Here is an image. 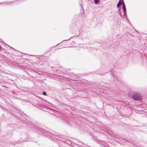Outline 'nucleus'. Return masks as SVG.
I'll return each instance as SVG.
<instances>
[{
  "label": "nucleus",
  "instance_id": "nucleus-2",
  "mask_svg": "<svg viewBox=\"0 0 147 147\" xmlns=\"http://www.w3.org/2000/svg\"><path fill=\"white\" fill-rule=\"evenodd\" d=\"M122 6L123 8V10L124 12V14L126 15V11L125 6L124 3H123L122 4Z\"/></svg>",
  "mask_w": 147,
  "mask_h": 147
},
{
  "label": "nucleus",
  "instance_id": "nucleus-1",
  "mask_svg": "<svg viewBox=\"0 0 147 147\" xmlns=\"http://www.w3.org/2000/svg\"><path fill=\"white\" fill-rule=\"evenodd\" d=\"M133 99L135 100L140 101L142 100V96L138 93H135L133 94Z\"/></svg>",
  "mask_w": 147,
  "mask_h": 147
},
{
  "label": "nucleus",
  "instance_id": "nucleus-3",
  "mask_svg": "<svg viewBox=\"0 0 147 147\" xmlns=\"http://www.w3.org/2000/svg\"><path fill=\"white\" fill-rule=\"evenodd\" d=\"M122 2L121 0H120L118 3L117 6L118 7H119L122 4Z\"/></svg>",
  "mask_w": 147,
  "mask_h": 147
},
{
  "label": "nucleus",
  "instance_id": "nucleus-5",
  "mask_svg": "<svg viewBox=\"0 0 147 147\" xmlns=\"http://www.w3.org/2000/svg\"><path fill=\"white\" fill-rule=\"evenodd\" d=\"M43 93L44 95H46V94L45 92H43Z\"/></svg>",
  "mask_w": 147,
  "mask_h": 147
},
{
  "label": "nucleus",
  "instance_id": "nucleus-4",
  "mask_svg": "<svg viewBox=\"0 0 147 147\" xmlns=\"http://www.w3.org/2000/svg\"><path fill=\"white\" fill-rule=\"evenodd\" d=\"M94 2L95 4H97L99 0H94Z\"/></svg>",
  "mask_w": 147,
  "mask_h": 147
}]
</instances>
